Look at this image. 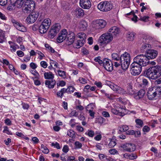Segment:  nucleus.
I'll list each match as a JSON object with an SVG mask.
<instances>
[{"mask_svg":"<svg viewBox=\"0 0 161 161\" xmlns=\"http://www.w3.org/2000/svg\"><path fill=\"white\" fill-rule=\"evenodd\" d=\"M134 61L131 64L130 72L131 74L134 76L140 74L142 70V67L148 65H154L156 63L154 61Z\"/></svg>","mask_w":161,"mask_h":161,"instance_id":"1","label":"nucleus"},{"mask_svg":"<svg viewBox=\"0 0 161 161\" xmlns=\"http://www.w3.org/2000/svg\"><path fill=\"white\" fill-rule=\"evenodd\" d=\"M141 40L143 43L141 47L142 52H145L146 53L151 49V45L148 43L149 42V40L147 36L143 35L142 38Z\"/></svg>","mask_w":161,"mask_h":161,"instance_id":"2","label":"nucleus"},{"mask_svg":"<svg viewBox=\"0 0 161 161\" xmlns=\"http://www.w3.org/2000/svg\"><path fill=\"white\" fill-rule=\"evenodd\" d=\"M113 7V4L111 2L106 1L100 2L97 6L99 9L104 12L110 11Z\"/></svg>","mask_w":161,"mask_h":161,"instance_id":"3","label":"nucleus"},{"mask_svg":"<svg viewBox=\"0 0 161 161\" xmlns=\"http://www.w3.org/2000/svg\"><path fill=\"white\" fill-rule=\"evenodd\" d=\"M113 39V35L108 32L103 34L99 37L98 41L101 44H106L111 42Z\"/></svg>","mask_w":161,"mask_h":161,"instance_id":"4","label":"nucleus"},{"mask_svg":"<svg viewBox=\"0 0 161 161\" xmlns=\"http://www.w3.org/2000/svg\"><path fill=\"white\" fill-rule=\"evenodd\" d=\"M35 7V2L32 0H26L25 2L23 8L25 12L29 13L34 10Z\"/></svg>","mask_w":161,"mask_h":161,"instance_id":"5","label":"nucleus"},{"mask_svg":"<svg viewBox=\"0 0 161 161\" xmlns=\"http://www.w3.org/2000/svg\"><path fill=\"white\" fill-rule=\"evenodd\" d=\"M106 21L103 19H98L94 21L92 25L93 30H98L104 28L106 25Z\"/></svg>","mask_w":161,"mask_h":161,"instance_id":"6","label":"nucleus"},{"mask_svg":"<svg viewBox=\"0 0 161 161\" xmlns=\"http://www.w3.org/2000/svg\"><path fill=\"white\" fill-rule=\"evenodd\" d=\"M120 147L122 149V150L128 152H133L136 149L135 145L132 143L122 144L120 145Z\"/></svg>","mask_w":161,"mask_h":161,"instance_id":"7","label":"nucleus"},{"mask_svg":"<svg viewBox=\"0 0 161 161\" xmlns=\"http://www.w3.org/2000/svg\"><path fill=\"white\" fill-rule=\"evenodd\" d=\"M61 29V26L58 23L53 25L51 27V39L55 36Z\"/></svg>","mask_w":161,"mask_h":161,"instance_id":"8","label":"nucleus"},{"mask_svg":"<svg viewBox=\"0 0 161 161\" xmlns=\"http://www.w3.org/2000/svg\"><path fill=\"white\" fill-rule=\"evenodd\" d=\"M146 74L147 77L152 79L157 78L154 67H150L147 70Z\"/></svg>","mask_w":161,"mask_h":161,"instance_id":"9","label":"nucleus"},{"mask_svg":"<svg viewBox=\"0 0 161 161\" xmlns=\"http://www.w3.org/2000/svg\"><path fill=\"white\" fill-rule=\"evenodd\" d=\"M38 13L36 12H32L27 17L26 20L29 23H34L38 16Z\"/></svg>","mask_w":161,"mask_h":161,"instance_id":"10","label":"nucleus"},{"mask_svg":"<svg viewBox=\"0 0 161 161\" xmlns=\"http://www.w3.org/2000/svg\"><path fill=\"white\" fill-rule=\"evenodd\" d=\"M67 36V32L66 29H64L61 31L59 33L58 36L56 39L57 42L58 43L63 42L66 38Z\"/></svg>","mask_w":161,"mask_h":161,"instance_id":"11","label":"nucleus"},{"mask_svg":"<svg viewBox=\"0 0 161 161\" xmlns=\"http://www.w3.org/2000/svg\"><path fill=\"white\" fill-rule=\"evenodd\" d=\"M75 35L72 32H69L68 34L67 39L66 43L68 45H70L73 44L74 41Z\"/></svg>","mask_w":161,"mask_h":161,"instance_id":"12","label":"nucleus"},{"mask_svg":"<svg viewBox=\"0 0 161 161\" xmlns=\"http://www.w3.org/2000/svg\"><path fill=\"white\" fill-rule=\"evenodd\" d=\"M80 5L84 9H88L90 8L91 4L89 0H80Z\"/></svg>","mask_w":161,"mask_h":161,"instance_id":"13","label":"nucleus"},{"mask_svg":"<svg viewBox=\"0 0 161 161\" xmlns=\"http://www.w3.org/2000/svg\"><path fill=\"white\" fill-rule=\"evenodd\" d=\"M157 51L153 50H150L146 53V56L147 60L153 59L156 57L157 55Z\"/></svg>","mask_w":161,"mask_h":161,"instance_id":"14","label":"nucleus"},{"mask_svg":"<svg viewBox=\"0 0 161 161\" xmlns=\"http://www.w3.org/2000/svg\"><path fill=\"white\" fill-rule=\"evenodd\" d=\"M108 31L113 35V36H117L119 35L120 32V30L118 27L114 26L110 28Z\"/></svg>","mask_w":161,"mask_h":161,"instance_id":"15","label":"nucleus"},{"mask_svg":"<svg viewBox=\"0 0 161 161\" xmlns=\"http://www.w3.org/2000/svg\"><path fill=\"white\" fill-rule=\"evenodd\" d=\"M103 66L107 70L111 71L113 69V64L112 61H105L103 62Z\"/></svg>","mask_w":161,"mask_h":161,"instance_id":"16","label":"nucleus"},{"mask_svg":"<svg viewBox=\"0 0 161 161\" xmlns=\"http://www.w3.org/2000/svg\"><path fill=\"white\" fill-rule=\"evenodd\" d=\"M155 92H154V89L151 88L148 90L147 92L148 98L150 100H153L157 95Z\"/></svg>","mask_w":161,"mask_h":161,"instance_id":"17","label":"nucleus"},{"mask_svg":"<svg viewBox=\"0 0 161 161\" xmlns=\"http://www.w3.org/2000/svg\"><path fill=\"white\" fill-rule=\"evenodd\" d=\"M13 23H14V25L16 28L19 31L22 32H25L26 31L25 27L21 24L14 20Z\"/></svg>","mask_w":161,"mask_h":161,"instance_id":"18","label":"nucleus"},{"mask_svg":"<svg viewBox=\"0 0 161 161\" xmlns=\"http://www.w3.org/2000/svg\"><path fill=\"white\" fill-rule=\"evenodd\" d=\"M130 64V61H121V65L122 69L125 70L128 68Z\"/></svg>","mask_w":161,"mask_h":161,"instance_id":"19","label":"nucleus"},{"mask_svg":"<svg viewBox=\"0 0 161 161\" xmlns=\"http://www.w3.org/2000/svg\"><path fill=\"white\" fill-rule=\"evenodd\" d=\"M120 60H130V55L127 52L122 54L120 57Z\"/></svg>","mask_w":161,"mask_h":161,"instance_id":"20","label":"nucleus"},{"mask_svg":"<svg viewBox=\"0 0 161 161\" xmlns=\"http://www.w3.org/2000/svg\"><path fill=\"white\" fill-rule=\"evenodd\" d=\"M84 44V42L80 40H78L75 42L73 44L74 47L76 48H79L82 46Z\"/></svg>","mask_w":161,"mask_h":161,"instance_id":"21","label":"nucleus"},{"mask_svg":"<svg viewBox=\"0 0 161 161\" xmlns=\"http://www.w3.org/2000/svg\"><path fill=\"white\" fill-rule=\"evenodd\" d=\"M145 92L144 90H140L138 92L137 94L135 96V98L138 99L142 98L145 94Z\"/></svg>","mask_w":161,"mask_h":161,"instance_id":"22","label":"nucleus"},{"mask_svg":"<svg viewBox=\"0 0 161 161\" xmlns=\"http://www.w3.org/2000/svg\"><path fill=\"white\" fill-rule=\"evenodd\" d=\"M87 26V24L85 20H82L80 21L79 24V27L82 30H85Z\"/></svg>","mask_w":161,"mask_h":161,"instance_id":"23","label":"nucleus"},{"mask_svg":"<svg viewBox=\"0 0 161 161\" xmlns=\"http://www.w3.org/2000/svg\"><path fill=\"white\" fill-rule=\"evenodd\" d=\"M25 0H17L14 3L15 7L18 8H21L25 2Z\"/></svg>","mask_w":161,"mask_h":161,"instance_id":"24","label":"nucleus"},{"mask_svg":"<svg viewBox=\"0 0 161 161\" xmlns=\"http://www.w3.org/2000/svg\"><path fill=\"white\" fill-rule=\"evenodd\" d=\"M76 14L79 16H83L84 15L83 10L80 8H77L75 10Z\"/></svg>","mask_w":161,"mask_h":161,"instance_id":"25","label":"nucleus"},{"mask_svg":"<svg viewBox=\"0 0 161 161\" xmlns=\"http://www.w3.org/2000/svg\"><path fill=\"white\" fill-rule=\"evenodd\" d=\"M147 58L146 55L143 54H140L134 58V60H147Z\"/></svg>","mask_w":161,"mask_h":161,"instance_id":"26","label":"nucleus"},{"mask_svg":"<svg viewBox=\"0 0 161 161\" xmlns=\"http://www.w3.org/2000/svg\"><path fill=\"white\" fill-rule=\"evenodd\" d=\"M155 70V71L157 77L158 78L161 76V72L160 70V66H154Z\"/></svg>","mask_w":161,"mask_h":161,"instance_id":"27","label":"nucleus"},{"mask_svg":"<svg viewBox=\"0 0 161 161\" xmlns=\"http://www.w3.org/2000/svg\"><path fill=\"white\" fill-rule=\"evenodd\" d=\"M135 33L133 32H129L127 34V39L129 41H132L134 39V38Z\"/></svg>","mask_w":161,"mask_h":161,"instance_id":"28","label":"nucleus"},{"mask_svg":"<svg viewBox=\"0 0 161 161\" xmlns=\"http://www.w3.org/2000/svg\"><path fill=\"white\" fill-rule=\"evenodd\" d=\"M77 37L80 38L81 41H83L84 42L85 40L86 39V34L84 32H80L77 35Z\"/></svg>","mask_w":161,"mask_h":161,"instance_id":"29","label":"nucleus"},{"mask_svg":"<svg viewBox=\"0 0 161 161\" xmlns=\"http://www.w3.org/2000/svg\"><path fill=\"white\" fill-rule=\"evenodd\" d=\"M126 95H132L134 94L135 92L134 91L132 86L130 85L127 88V90L126 91Z\"/></svg>","mask_w":161,"mask_h":161,"instance_id":"30","label":"nucleus"},{"mask_svg":"<svg viewBox=\"0 0 161 161\" xmlns=\"http://www.w3.org/2000/svg\"><path fill=\"white\" fill-rule=\"evenodd\" d=\"M48 29L45 26L41 25L39 27V32L41 34H44L46 32Z\"/></svg>","mask_w":161,"mask_h":161,"instance_id":"31","label":"nucleus"},{"mask_svg":"<svg viewBox=\"0 0 161 161\" xmlns=\"http://www.w3.org/2000/svg\"><path fill=\"white\" fill-rule=\"evenodd\" d=\"M154 89V92H155L156 95H160L161 94V87L159 86H156V87L152 88Z\"/></svg>","mask_w":161,"mask_h":161,"instance_id":"32","label":"nucleus"},{"mask_svg":"<svg viewBox=\"0 0 161 161\" xmlns=\"http://www.w3.org/2000/svg\"><path fill=\"white\" fill-rule=\"evenodd\" d=\"M135 122L137 125L136 126L138 128H140L143 125V122L140 119H138L135 120Z\"/></svg>","mask_w":161,"mask_h":161,"instance_id":"33","label":"nucleus"},{"mask_svg":"<svg viewBox=\"0 0 161 161\" xmlns=\"http://www.w3.org/2000/svg\"><path fill=\"white\" fill-rule=\"evenodd\" d=\"M40 150H41L43 153L46 154L48 153L49 152V150L43 144L41 145Z\"/></svg>","mask_w":161,"mask_h":161,"instance_id":"34","label":"nucleus"},{"mask_svg":"<svg viewBox=\"0 0 161 161\" xmlns=\"http://www.w3.org/2000/svg\"><path fill=\"white\" fill-rule=\"evenodd\" d=\"M125 110L121 108L118 107V115L123 117L125 114Z\"/></svg>","mask_w":161,"mask_h":161,"instance_id":"35","label":"nucleus"},{"mask_svg":"<svg viewBox=\"0 0 161 161\" xmlns=\"http://www.w3.org/2000/svg\"><path fill=\"white\" fill-rule=\"evenodd\" d=\"M116 92L122 95H126V91L124 89L118 87L117 90Z\"/></svg>","mask_w":161,"mask_h":161,"instance_id":"36","label":"nucleus"},{"mask_svg":"<svg viewBox=\"0 0 161 161\" xmlns=\"http://www.w3.org/2000/svg\"><path fill=\"white\" fill-rule=\"evenodd\" d=\"M132 15L133 17L131 19L132 21L136 22L137 21V17L135 15V13L133 11H131L130 12L126 14V15Z\"/></svg>","mask_w":161,"mask_h":161,"instance_id":"37","label":"nucleus"},{"mask_svg":"<svg viewBox=\"0 0 161 161\" xmlns=\"http://www.w3.org/2000/svg\"><path fill=\"white\" fill-rule=\"evenodd\" d=\"M41 25L45 26L46 28L48 29L50 24H49V20L48 19H45L42 22Z\"/></svg>","mask_w":161,"mask_h":161,"instance_id":"38","label":"nucleus"},{"mask_svg":"<svg viewBox=\"0 0 161 161\" xmlns=\"http://www.w3.org/2000/svg\"><path fill=\"white\" fill-rule=\"evenodd\" d=\"M5 40L4 33L1 30H0V43H3Z\"/></svg>","mask_w":161,"mask_h":161,"instance_id":"39","label":"nucleus"},{"mask_svg":"<svg viewBox=\"0 0 161 161\" xmlns=\"http://www.w3.org/2000/svg\"><path fill=\"white\" fill-rule=\"evenodd\" d=\"M95 108L94 104L92 103L88 105L86 107V111L89 110H92Z\"/></svg>","mask_w":161,"mask_h":161,"instance_id":"40","label":"nucleus"},{"mask_svg":"<svg viewBox=\"0 0 161 161\" xmlns=\"http://www.w3.org/2000/svg\"><path fill=\"white\" fill-rule=\"evenodd\" d=\"M58 74L59 76L63 78H65L66 77L65 72L64 71L61 70H58L57 71Z\"/></svg>","mask_w":161,"mask_h":161,"instance_id":"41","label":"nucleus"},{"mask_svg":"<svg viewBox=\"0 0 161 161\" xmlns=\"http://www.w3.org/2000/svg\"><path fill=\"white\" fill-rule=\"evenodd\" d=\"M67 135L70 137L74 138L75 137L74 131L72 130H69L67 131Z\"/></svg>","mask_w":161,"mask_h":161,"instance_id":"42","label":"nucleus"},{"mask_svg":"<svg viewBox=\"0 0 161 161\" xmlns=\"http://www.w3.org/2000/svg\"><path fill=\"white\" fill-rule=\"evenodd\" d=\"M129 129V126L126 125H122L120 127V130L121 131L125 132L127 131Z\"/></svg>","mask_w":161,"mask_h":161,"instance_id":"43","label":"nucleus"},{"mask_svg":"<svg viewBox=\"0 0 161 161\" xmlns=\"http://www.w3.org/2000/svg\"><path fill=\"white\" fill-rule=\"evenodd\" d=\"M116 144V143L114 139H112L110 141L108 146L112 148L115 146Z\"/></svg>","mask_w":161,"mask_h":161,"instance_id":"44","label":"nucleus"},{"mask_svg":"<svg viewBox=\"0 0 161 161\" xmlns=\"http://www.w3.org/2000/svg\"><path fill=\"white\" fill-rule=\"evenodd\" d=\"M110 87L114 91L116 92L117 90L118 89V86L117 85H114L113 83H111L109 85Z\"/></svg>","mask_w":161,"mask_h":161,"instance_id":"45","label":"nucleus"},{"mask_svg":"<svg viewBox=\"0 0 161 161\" xmlns=\"http://www.w3.org/2000/svg\"><path fill=\"white\" fill-rule=\"evenodd\" d=\"M15 5H14V3H13L12 4H10L8 6L7 8L9 10L13 11L15 9Z\"/></svg>","mask_w":161,"mask_h":161,"instance_id":"46","label":"nucleus"},{"mask_svg":"<svg viewBox=\"0 0 161 161\" xmlns=\"http://www.w3.org/2000/svg\"><path fill=\"white\" fill-rule=\"evenodd\" d=\"M51 146L52 147H53L54 148H56L57 149H60L61 148L59 144L56 142L55 143H52Z\"/></svg>","mask_w":161,"mask_h":161,"instance_id":"47","label":"nucleus"},{"mask_svg":"<svg viewBox=\"0 0 161 161\" xmlns=\"http://www.w3.org/2000/svg\"><path fill=\"white\" fill-rule=\"evenodd\" d=\"M65 82L63 80L58 81L57 83V87L58 88L60 86H64L65 85Z\"/></svg>","mask_w":161,"mask_h":161,"instance_id":"48","label":"nucleus"},{"mask_svg":"<svg viewBox=\"0 0 161 161\" xmlns=\"http://www.w3.org/2000/svg\"><path fill=\"white\" fill-rule=\"evenodd\" d=\"M118 107H114V108L111 109V112L114 114L116 115H118Z\"/></svg>","mask_w":161,"mask_h":161,"instance_id":"49","label":"nucleus"},{"mask_svg":"<svg viewBox=\"0 0 161 161\" xmlns=\"http://www.w3.org/2000/svg\"><path fill=\"white\" fill-rule=\"evenodd\" d=\"M112 57L113 60H119V57L117 53H113L112 54Z\"/></svg>","mask_w":161,"mask_h":161,"instance_id":"50","label":"nucleus"},{"mask_svg":"<svg viewBox=\"0 0 161 161\" xmlns=\"http://www.w3.org/2000/svg\"><path fill=\"white\" fill-rule=\"evenodd\" d=\"M78 80L81 83L83 84H85L87 82V80L85 78L82 77H80Z\"/></svg>","mask_w":161,"mask_h":161,"instance_id":"51","label":"nucleus"},{"mask_svg":"<svg viewBox=\"0 0 161 161\" xmlns=\"http://www.w3.org/2000/svg\"><path fill=\"white\" fill-rule=\"evenodd\" d=\"M67 88L68 91V93H71L73 92L75 89V88L72 86H70Z\"/></svg>","mask_w":161,"mask_h":161,"instance_id":"52","label":"nucleus"},{"mask_svg":"<svg viewBox=\"0 0 161 161\" xmlns=\"http://www.w3.org/2000/svg\"><path fill=\"white\" fill-rule=\"evenodd\" d=\"M109 153L112 154H119L118 151L115 149H111L109 151Z\"/></svg>","mask_w":161,"mask_h":161,"instance_id":"53","label":"nucleus"},{"mask_svg":"<svg viewBox=\"0 0 161 161\" xmlns=\"http://www.w3.org/2000/svg\"><path fill=\"white\" fill-rule=\"evenodd\" d=\"M75 145L77 148H80L82 146L81 143L78 141L76 142L75 143Z\"/></svg>","mask_w":161,"mask_h":161,"instance_id":"54","label":"nucleus"},{"mask_svg":"<svg viewBox=\"0 0 161 161\" xmlns=\"http://www.w3.org/2000/svg\"><path fill=\"white\" fill-rule=\"evenodd\" d=\"M69 150V148L68 146L67 145H64L62 149L63 151L64 152L66 153L68 152Z\"/></svg>","mask_w":161,"mask_h":161,"instance_id":"55","label":"nucleus"},{"mask_svg":"<svg viewBox=\"0 0 161 161\" xmlns=\"http://www.w3.org/2000/svg\"><path fill=\"white\" fill-rule=\"evenodd\" d=\"M105 96L107 97L108 98L112 100L114 99V97L113 95L112 94L109 95V94L107 93L106 92L104 94Z\"/></svg>","mask_w":161,"mask_h":161,"instance_id":"56","label":"nucleus"},{"mask_svg":"<svg viewBox=\"0 0 161 161\" xmlns=\"http://www.w3.org/2000/svg\"><path fill=\"white\" fill-rule=\"evenodd\" d=\"M36 53L39 56V59H42V58L44 56V54L40 51H38L36 52Z\"/></svg>","mask_w":161,"mask_h":161,"instance_id":"57","label":"nucleus"},{"mask_svg":"<svg viewBox=\"0 0 161 161\" xmlns=\"http://www.w3.org/2000/svg\"><path fill=\"white\" fill-rule=\"evenodd\" d=\"M150 130V128L147 126H144L142 130L144 132H147Z\"/></svg>","mask_w":161,"mask_h":161,"instance_id":"58","label":"nucleus"},{"mask_svg":"<svg viewBox=\"0 0 161 161\" xmlns=\"http://www.w3.org/2000/svg\"><path fill=\"white\" fill-rule=\"evenodd\" d=\"M102 114L103 116L105 117H110L109 113L107 111H103Z\"/></svg>","mask_w":161,"mask_h":161,"instance_id":"59","label":"nucleus"},{"mask_svg":"<svg viewBox=\"0 0 161 161\" xmlns=\"http://www.w3.org/2000/svg\"><path fill=\"white\" fill-rule=\"evenodd\" d=\"M44 77L46 79H50V72H46L44 74Z\"/></svg>","mask_w":161,"mask_h":161,"instance_id":"60","label":"nucleus"},{"mask_svg":"<svg viewBox=\"0 0 161 161\" xmlns=\"http://www.w3.org/2000/svg\"><path fill=\"white\" fill-rule=\"evenodd\" d=\"M30 66L32 69H34L37 68V65L35 63L32 62L30 64Z\"/></svg>","mask_w":161,"mask_h":161,"instance_id":"61","label":"nucleus"},{"mask_svg":"<svg viewBox=\"0 0 161 161\" xmlns=\"http://www.w3.org/2000/svg\"><path fill=\"white\" fill-rule=\"evenodd\" d=\"M94 84L95 85L98 87L101 88L102 86V83L100 82L95 81L94 83Z\"/></svg>","mask_w":161,"mask_h":161,"instance_id":"62","label":"nucleus"},{"mask_svg":"<svg viewBox=\"0 0 161 161\" xmlns=\"http://www.w3.org/2000/svg\"><path fill=\"white\" fill-rule=\"evenodd\" d=\"M148 18L149 17L145 16L141 17L140 19L144 22H147L148 20Z\"/></svg>","mask_w":161,"mask_h":161,"instance_id":"63","label":"nucleus"},{"mask_svg":"<svg viewBox=\"0 0 161 161\" xmlns=\"http://www.w3.org/2000/svg\"><path fill=\"white\" fill-rule=\"evenodd\" d=\"M98 121L100 124L104 123L105 121V119L102 117H100L98 119Z\"/></svg>","mask_w":161,"mask_h":161,"instance_id":"64","label":"nucleus"}]
</instances>
